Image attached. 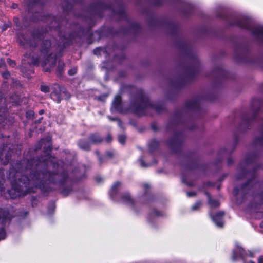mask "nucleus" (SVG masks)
<instances>
[{
    "label": "nucleus",
    "mask_w": 263,
    "mask_h": 263,
    "mask_svg": "<svg viewBox=\"0 0 263 263\" xmlns=\"http://www.w3.org/2000/svg\"><path fill=\"white\" fill-rule=\"evenodd\" d=\"M42 119H40L39 120V122H40V120H41Z\"/></svg>",
    "instance_id": "43"
},
{
    "label": "nucleus",
    "mask_w": 263,
    "mask_h": 263,
    "mask_svg": "<svg viewBox=\"0 0 263 263\" xmlns=\"http://www.w3.org/2000/svg\"><path fill=\"white\" fill-rule=\"evenodd\" d=\"M113 156V153L111 152H107L106 153L105 158H111Z\"/></svg>",
    "instance_id": "30"
},
{
    "label": "nucleus",
    "mask_w": 263,
    "mask_h": 263,
    "mask_svg": "<svg viewBox=\"0 0 263 263\" xmlns=\"http://www.w3.org/2000/svg\"><path fill=\"white\" fill-rule=\"evenodd\" d=\"M186 194L187 196L189 197L195 195V193L194 192H187Z\"/></svg>",
    "instance_id": "32"
},
{
    "label": "nucleus",
    "mask_w": 263,
    "mask_h": 263,
    "mask_svg": "<svg viewBox=\"0 0 263 263\" xmlns=\"http://www.w3.org/2000/svg\"><path fill=\"white\" fill-rule=\"evenodd\" d=\"M126 137L124 135H120L118 137L119 141L120 143L123 144L125 141Z\"/></svg>",
    "instance_id": "25"
},
{
    "label": "nucleus",
    "mask_w": 263,
    "mask_h": 263,
    "mask_svg": "<svg viewBox=\"0 0 263 263\" xmlns=\"http://www.w3.org/2000/svg\"><path fill=\"white\" fill-rule=\"evenodd\" d=\"M111 110L112 111L114 112L122 111L121 98L120 95H117L116 96L114 100L112 102Z\"/></svg>",
    "instance_id": "9"
},
{
    "label": "nucleus",
    "mask_w": 263,
    "mask_h": 263,
    "mask_svg": "<svg viewBox=\"0 0 263 263\" xmlns=\"http://www.w3.org/2000/svg\"><path fill=\"white\" fill-rule=\"evenodd\" d=\"M51 93V98L59 102L62 99H68L69 98V94L66 92L64 88L60 87L59 85H55Z\"/></svg>",
    "instance_id": "6"
},
{
    "label": "nucleus",
    "mask_w": 263,
    "mask_h": 263,
    "mask_svg": "<svg viewBox=\"0 0 263 263\" xmlns=\"http://www.w3.org/2000/svg\"><path fill=\"white\" fill-rule=\"evenodd\" d=\"M60 43L57 45L55 43V39L52 37L50 40H44L41 45V52L44 57L46 58L45 61L42 63V66L44 67L45 71H48L50 68L52 67L55 63V55L53 51L61 52L64 48L71 43V40L67 39L65 36L59 35Z\"/></svg>",
    "instance_id": "2"
},
{
    "label": "nucleus",
    "mask_w": 263,
    "mask_h": 263,
    "mask_svg": "<svg viewBox=\"0 0 263 263\" xmlns=\"http://www.w3.org/2000/svg\"><path fill=\"white\" fill-rule=\"evenodd\" d=\"M7 60H8V63H9V64L10 66H11L12 67H14L15 65V63L14 61H13L10 59H8Z\"/></svg>",
    "instance_id": "28"
},
{
    "label": "nucleus",
    "mask_w": 263,
    "mask_h": 263,
    "mask_svg": "<svg viewBox=\"0 0 263 263\" xmlns=\"http://www.w3.org/2000/svg\"><path fill=\"white\" fill-rule=\"evenodd\" d=\"M138 162L141 166H142V167L146 166V165L144 163L143 159L142 158H139V159L138 160Z\"/></svg>",
    "instance_id": "27"
},
{
    "label": "nucleus",
    "mask_w": 263,
    "mask_h": 263,
    "mask_svg": "<svg viewBox=\"0 0 263 263\" xmlns=\"http://www.w3.org/2000/svg\"><path fill=\"white\" fill-rule=\"evenodd\" d=\"M104 49L102 48H97L94 50V53L96 55H99L102 52H104Z\"/></svg>",
    "instance_id": "24"
},
{
    "label": "nucleus",
    "mask_w": 263,
    "mask_h": 263,
    "mask_svg": "<svg viewBox=\"0 0 263 263\" xmlns=\"http://www.w3.org/2000/svg\"><path fill=\"white\" fill-rule=\"evenodd\" d=\"M64 67V63L63 61H59L58 62V65L57 67V70L58 72L61 74L63 70Z\"/></svg>",
    "instance_id": "20"
},
{
    "label": "nucleus",
    "mask_w": 263,
    "mask_h": 263,
    "mask_svg": "<svg viewBox=\"0 0 263 263\" xmlns=\"http://www.w3.org/2000/svg\"><path fill=\"white\" fill-rule=\"evenodd\" d=\"M41 147L45 149L46 156L41 158L36 164L37 168H43L40 172L30 171L26 168L24 172L11 171L9 178L11 180L12 189L9 191V194L12 198L24 196L27 193L34 192L35 188L39 187L44 190L46 184H53L57 186L55 189L63 186L68 179L67 173L61 174L51 173L47 171L51 167L59 169V164L55 163V159L49 154L51 151L50 138L42 139L40 141Z\"/></svg>",
    "instance_id": "1"
},
{
    "label": "nucleus",
    "mask_w": 263,
    "mask_h": 263,
    "mask_svg": "<svg viewBox=\"0 0 263 263\" xmlns=\"http://www.w3.org/2000/svg\"><path fill=\"white\" fill-rule=\"evenodd\" d=\"M232 25L251 30L256 38L259 40H263V26L254 25L253 21L248 17H237Z\"/></svg>",
    "instance_id": "4"
},
{
    "label": "nucleus",
    "mask_w": 263,
    "mask_h": 263,
    "mask_svg": "<svg viewBox=\"0 0 263 263\" xmlns=\"http://www.w3.org/2000/svg\"><path fill=\"white\" fill-rule=\"evenodd\" d=\"M242 177L247 176L248 174V173H247L246 171H243L242 172ZM242 178L241 176L239 177V176H237V179H241Z\"/></svg>",
    "instance_id": "31"
},
{
    "label": "nucleus",
    "mask_w": 263,
    "mask_h": 263,
    "mask_svg": "<svg viewBox=\"0 0 263 263\" xmlns=\"http://www.w3.org/2000/svg\"><path fill=\"white\" fill-rule=\"evenodd\" d=\"M187 106L190 108L194 109L198 106V104L196 101L194 100L188 103Z\"/></svg>",
    "instance_id": "19"
},
{
    "label": "nucleus",
    "mask_w": 263,
    "mask_h": 263,
    "mask_svg": "<svg viewBox=\"0 0 263 263\" xmlns=\"http://www.w3.org/2000/svg\"><path fill=\"white\" fill-rule=\"evenodd\" d=\"M76 72L77 69L76 68H73L68 71V74L70 76H73L76 73Z\"/></svg>",
    "instance_id": "26"
},
{
    "label": "nucleus",
    "mask_w": 263,
    "mask_h": 263,
    "mask_svg": "<svg viewBox=\"0 0 263 263\" xmlns=\"http://www.w3.org/2000/svg\"><path fill=\"white\" fill-rule=\"evenodd\" d=\"M111 140V137L110 136H108L106 138V140L107 142H109Z\"/></svg>",
    "instance_id": "36"
},
{
    "label": "nucleus",
    "mask_w": 263,
    "mask_h": 263,
    "mask_svg": "<svg viewBox=\"0 0 263 263\" xmlns=\"http://www.w3.org/2000/svg\"><path fill=\"white\" fill-rule=\"evenodd\" d=\"M224 213L223 212H219L215 215H211V218L216 225L219 228L222 227L223 225V216Z\"/></svg>",
    "instance_id": "10"
},
{
    "label": "nucleus",
    "mask_w": 263,
    "mask_h": 263,
    "mask_svg": "<svg viewBox=\"0 0 263 263\" xmlns=\"http://www.w3.org/2000/svg\"><path fill=\"white\" fill-rule=\"evenodd\" d=\"M27 60L28 63L30 65H37L40 62V59L39 58H34L30 55L27 58Z\"/></svg>",
    "instance_id": "16"
},
{
    "label": "nucleus",
    "mask_w": 263,
    "mask_h": 263,
    "mask_svg": "<svg viewBox=\"0 0 263 263\" xmlns=\"http://www.w3.org/2000/svg\"><path fill=\"white\" fill-rule=\"evenodd\" d=\"M43 113H44V110H40V111H39V114H40V115H42V114H43Z\"/></svg>",
    "instance_id": "39"
},
{
    "label": "nucleus",
    "mask_w": 263,
    "mask_h": 263,
    "mask_svg": "<svg viewBox=\"0 0 263 263\" xmlns=\"http://www.w3.org/2000/svg\"><path fill=\"white\" fill-rule=\"evenodd\" d=\"M34 112L33 111L30 110L27 112V117L28 118H31L33 116Z\"/></svg>",
    "instance_id": "29"
},
{
    "label": "nucleus",
    "mask_w": 263,
    "mask_h": 263,
    "mask_svg": "<svg viewBox=\"0 0 263 263\" xmlns=\"http://www.w3.org/2000/svg\"><path fill=\"white\" fill-rule=\"evenodd\" d=\"M253 182V180H250L240 189L236 187L233 191L234 195L236 196L237 198H239V196H243L247 191L249 190L250 186L252 185Z\"/></svg>",
    "instance_id": "8"
},
{
    "label": "nucleus",
    "mask_w": 263,
    "mask_h": 263,
    "mask_svg": "<svg viewBox=\"0 0 263 263\" xmlns=\"http://www.w3.org/2000/svg\"><path fill=\"white\" fill-rule=\"evenodd\" d=\"M256 144H263V128L260 132V136L256 139Z\"/></svg>",
    "instance_id": "21"
},
{
    "label": "nucleus",
    "mask_w": 263,
    "mask_h": 263,
    "mask_svg": "<svg viewBox=\"0 0 263 263\" xmlns=\"http://www.w3.org/2000/svg\"><path fill=\"white\" fill-rule=\"evenodd\" d=\"M233 162L232 159L231 158H229L228 160V163L229 164H231V163H232Z\"/></svg>",
    "instance_id": "35"
},
{
    "label": "nucleus",
    "mask_w": 263,
    "mask_h": 263,
    "mask_svg": "<svg viewBox=\"0 0 263 263\" xmlns=\"http://www.w3.org/2000/svg\"><path fill=\"white\" fill-rule=\"evenodd\" d=\"M43 36V34H34L33 36V42L32 41H28L27 40H26L24 39L25 42L23 41L22 39H20V44L22 45L27 47V45H29L30 46H35L36 43V41H38L39 40H40Z\"/></svg>",
    "instance_id": "11"
},
{
    "label": "nucleus",
    "mask_w": 263,
    "mask_h": 263,
    "mask_svg": "<svg viewBox=\"0 0 263 263\" xmlns=\"http://www.w3.org/2000/svg\"><path fill=\"white\" fill-rule=\"evenodd\" d=\"M201 202L198 201L194 205H193L192 207V210L193 211L197 210L201 205Z\"/></svg>",
    "instance_id": "22"
},
{
    "label": "nucleus",
    "mask_w": 263,
    "mask_h": 263,
    "mask_svg": "<svg viewBox=\"0 0 263 263\" xmlns=\"http://www.w3.org/2000/svg\"><path fill=\"white\" fill-rule=\"evenodd\" d=\"M248 256H250V257H253L254 256V252L249 251Z\"/></svg>",
    "instance_id": "34"
},
{
    "label": "nucleus",
    "mask_w": 263,
    "mask_h": 263,
    "mask_svg": "<svg viewBox=\"0 0 263 263\" xmlns=\"http://www.w3.org/2000/svg\"><path fill=\"white\" fill-rule=\"evenodd\" d=\"M79 146L81 149L84 150H88L90 148L89 144L85 141H80L79 142Z\"/></svg>",
    "instance_id": "17"
},
{
    "label": "nucleus",
    "mask_w": 263,
    "mask_h": 263,
    "mask_svg": "<svg viewBox=\"0 0 263 263\" xmlns=\"http://www.w3.org/2000/svg\"><path fill=\"white\" fill-rule=\"evenodd\" d=\"M207 196L209 199V204L211 208H216L219 205L220 203L218 200L212 199L209 194H207Z\"/></svg>",
    "instance_id": "14"
},
{
    "label": "nucleus",
    "mask_w": 263,
    "mask_h": 263,
    "mask_svg": "<svg viewBox=\"0 0 263 263\" xmlns=\"http://www.w3.org/2000/svg\"><path fill=\"white\" fill-rule=\"evenodd\" d=\"M258 263H263V257L260 256L258 259Z\"/></svg>",
    "instance_id": "33"
},
{
    "label": "nucleus",
    "mask_w": 263,
    "mask_h": 263,
    "mask_svg": "<svg viewBox=\"0 0 263 263\" xmlns=\"http://www.w3.org/2000/svg\"><path fill=\"white\" fill-rule=\"evenodd\" d=\"M144 187L145 188V189H148L149 187V185L148 184H145L144 185Z\"/></svg>",
    "instance_id": "38"
},
{
    "label": "nucleus",
    "mask_w": 263,
    "mask_h": 263,
    "mask_svg": "<svg viewBox=\"0 0 263 263\" xmlns=\"http://www.w3.org/2000/svg\"><path fill=\"white\" fill-rule=\"evenodd\" d=\"M121 186V183L120 182L115 183L111 186L109 191V195L111 199H114L115 196Z\"/></svg>",
    "instance_id": "13"
},
{
    "label": "nucleus",
    "mask_w": 263,
    "mask_h": 263,
    "mask_svg": "<svg viewBox=\"0 0 263 263\" xmlns=\"http://www.w3.org/2000/svg\"><path fill=\"white\" fill-rule=\"evenodd\" d=\"M248 263H255V262H253V261H249Z\"/></svg>",
    "instance_id": "42"
},
{
    "label": "nucleus",
    "mask_w": 263,
    "mask_h": 263,
    "mask_svg": "<svg viewBox=\"0 0 263 263\" xmlns=\"http://www.w3.org/2000/svg\"><path fill=\"white\" fill-rule=\"evenodd\" d=\"M99 159L100 162H102V158L99 157Z\"/></svg>",
    "instance_id": "41"
},
{
    "label": "nucleus",
    "mask_w": 263,
    "mask_h": 263,
    "mask_svg": "<svg viewBox=\"0 0 263 263\" xmlns=\"http://www.w3.org/2000/svg\"><path fill=\"white\" fill-rule=\"evenodd\" d=\"M247 255L243 249L240 246L236 245L233 251L232 259L233 261H235L237 259L240 258L244 263H246V258Z\"/></svg>",
    "instance_id": "7"
},
{
    "label": "nucleus",
    "mask_w": 263,
    "mask_h": 263,
    "mask_svg": "<svg viewBox=\"0 0 263 263\" xmlns=\"http://www.w3.org/2000/svg\"><path fill=\"white\" fill-rule=\"evenodd\" d=\"M12 218L11 215L7 211L3 210L0 208V241L4 239L6 237V234L3 226L9 223Z\"/></svg>",
    "instance_id": "5"
},
{
    "label": "nucleus",
    "mask_w": 263,
    "mask_h": 263,
    "mask_svg": "<svg viewBox=\"0 0 263 263\" xmlns=\"http://www.w3.org/2000/svg\"><path fill=\"white\" fill-rule=\"evenodd\" d=\"M162 213L157 210H153L149 214V218L151 219L152 218L159 217L162 216Z\"/></svg>",
    "instance_id": "18"
},
{
    "label": "nucleus",
    "mask_w": 263,
    "mask_h": 263,
    "mask_svg": "<svg viewBox=\"0 0 263 263\" xmlns=\"http://www.w3.org/2000/svg\"><path fill=\"white\" fill-rule=\"evenodd\" d=\"M3 184H0V192L3 191Z\"/></svg>",
    "instance_id": "37"
},
{
    "label": "nucleus",
    "mask_w": 263,
    "mask_h": 263,
    "mask_svg": "<svg viewBox=\"0 0 263 263\" xmlns=\"http://www.w3.org/2000/svg\"><path fill=\"white\" fill-rule=\"evenodd\" d=\"M89 140L91 143H98L102 141V138L96 134H92L89 138Z\"/></svg>",
    "instance_id": "15"
},
{
    "label": "nucleus",
    "mask_w": 263,
    "mask_h": 263,
    "mask_svg": "<svg viewBox=\"0 0 263 263\" xmlns=\"http://www.w3.org/2000/svg\"><path fill=\"white\" fill-rule=\"evenodd\" d=\"M148 107H152L157 112H161L163 109L162 105L152 104L143 91L140 90L136 101L132 105V111L138 115H142L145 113V109Z\"/></svg>",
    "instance_id": "3"
},
{
    "label": "nucleus",
    "mask_w": 263,
    "mask_h": 263,
    "mask_svg": "<svg viewBox=\"0 0 263 263\" xmlns=\"http://www.w3.org/2000/svg\"><path fill=\"white\" fill-rule=\"evenodd\" d=\"M63 193L65 194V195H67L68 194V193H66L65 190H64L63 191H62Z\"/></svg>",
    "instance_id": "40"
},
{
    "label": "nucleus",
    "mask_w": 263,
    "mask_h": 263,
    "mask_svg": "<svg viewBox=\"0 0 263 263\" xmlns=\"http://www.w3.org/2000/svg\"><path fill=\"white\" fill-rule=\"evenodd\" d=\"M41 90L44 92H47L49 91L50 88L48 86L45 85L41 86Z\"/></svg>",
    "instance_id": "23"
},
{
    "label": "nucleus",
    "mask_w": 263,
    "mask_h": 263,
    "mask_svg": "<svg viewBox=\"0 0 263 263\" xmlns=\"http://www.w3.org/2000/svg\"><path fill=\"white\" fill-rule=\"evenodd\" d=\"M120 202L129 206H133L134 204V199L128 193H125L122 195Z\"/></svg>",
    "instance_id": "12"
}]
</instances>
